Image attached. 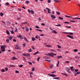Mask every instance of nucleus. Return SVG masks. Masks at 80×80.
Segmentation results:
<instances>
[{
  "label": "nucleus",
  "instance_id": "1",
  "mask_svg": "<svg viewBox=\"0 0 80 80\" xmlns=\"http://www.w3.org/2000/svg\"><path fill=\"white\" fill-rule=\"evenodd\" d=\"M54 55L56 56L57 55V54H55L54 53H52V52L49 53V56H50V57H54Z\"/></svg>",
  "mask_w": 80,
  "mask_h": 80
},
{
  "label": "nucleus",
  "instance_id": "2",
  "mask_svg": "<svg viewBox=\"0 0 80 80\" xmlns=\"http://www.w3.org/2000/svg\"><path fill=\"white\" fill-rule=\"evenodd\" d=\"M28 10L29 13H31L32 14H34V12L33 10H30V9H28Z\"/></svg>",
  "mask_w": 80,
  "mask_h": 80
},
{
  "label": "nucleus",
  "instance_id": "3",
  "mask_svg": "<svg viewBox=\"0 0 80 80\" xmlns=\"http://www.w3.org/2000/svg\"><path fill=\"white\" fill-rule=\"evenodd\" d=\"M17 37H18V38H20V39H23V38L22 37V36L21 35H19L17 36Z\"/></svg>",
  "mask_w": 80,
  "mask_h": 80
},
{
  "label": "nucleus",
  "instance_id": "4",
  "mask_svg": "<svg viewBox=\"0 0 80 80\" xmlns=\"http://www.w3.org/2000/svg\"><path fill=\"white\" fill-rule=\"evenodd\" d=\"M16 47L17 48L15 47V49H18V50H19V49H20V48H19V47H18V44L16 45Z\"/></svg>",
  "mask_w": 80,
  "mask_h": 80
},
{
  "label": "nucleus",
  "instance_id": "5",
  "mask_svg": "<svg viewBox=\"0 0 80 80\" xmlns=\"http://www.w3.org/2000/svg\"><path fill=\"white\" fill-rule=\"evenodd\" d=\"M66 68L68 70L67 71V72L68 73H71V72L69 71L70 70V68H68V67H66Z\"/></svg>",
  "mask_w": 80,
  "mask_h": 80
},
{
  "label": "nucleus",
  "instance_id": "6",
  "mask_svg": "<svg viewBox=\"0 0 80 80\" xmlns=\"http://www.w3.org/2000/svg\"><path fill=\"white\" fill-rule=\"evenodd\" d=\"M67 37H69L70 38H71L72 39H73V37L72 36H71L70 35H68L67 36Z\"/></svg>",
  "mask_w": 80,
  "mask_h": 80
},
{
  "label": "nucleus",
  "instance_id": "7",
  "mask_svg": "<svg viewBox=\"0 0 80 80\" xmlns=\"http://www.w3.org/2000/svg\"><path fill=\"white\" fill-rule=\"evenodd\" d=\"M51 18H54V19L56 18V17L54 15H51Z\"/></svg>",
  "mask_w": 80,
  "mask_h": 80
},
{
  "label": "nucleus",
  "instance_id": "8",
  "mask_svg": "<svg viewBox=\"0 0 80 80\" xmlns=\"http://www.w3.org/2000/svg\"><path fill=\"white\" fill-rule=\"evenodd\" d=\"M72 20H76V19H78L79 20H80V18H72Z\"/></svg>",
  "mask_w": 80,
  "mask_h": 80
},
{
  "label": "nucleus",
  "instance_id": "9",
  "mask_svg": "<svg viewBox=\"0 0 80 80\" xmlns=\"http://www.w3.org/2000/svg\"><path fill=\"white\" fill-rule=\"evenodd\" d=\"M24 40L26 41V42H29V41H28L27 39V38H26L25 37H24Z\"/></svg>",
  "mask_w": 80,
  "mask_h": 80
},
{
  "label": "nucleus",
  "instance_id": "10",
  "mask_svg": "<svg viewBox=\"0 0 80 80\" xmlns=\"http://www.w3.org/2000/svg\"><path fill=\"white\" fill-rule=\"evenodd\" d=\"M18 59L16 58V57H13L12 58V60H18Z\"/></svg>",
  "mask_w": 80,
  "mask_h": 80
},
{
  "label": "nucleus",
  "instance_id": "11",
  "mask_svg": "<svg viewBox=\"0 0 80 80\" xmlns=\"http://www.w3.org/2000/svg\"><path fill=\"white\" fill-rule=\"evenodd\" d=\"M1 49H5V48H4V46H3V45H1Z\"/></svg>",
  "mask_w": 80,
  "mask_h": 80
},
{
  "label": "nucleus",
  "instance_id": "12",
  "mask_svg": "<svg viewBox=\"0 0 80 80\" xmlns=\"http://www.w3.org/2000/svg\"><path fill=\"white\" fill-rule=\"evenodd\" d=\"M25 30L26 32H29V29L28 28H25Z\"/></svg>",
  "mask_w": 80,
  "mask_h": 80
},
{
  "label": "nucleus",
  "instance_id": "13",
  "mask_svg": "<svg viewBox=\"0 0 80 80\" xmlns=\"http://www.w3.org/2000/svg\"><path fill=\"white\" fill-rule=\"evenodd\" d=\"M60 12H58V11H56V14L58 15H60Z\"/></svg>",
  "mask_w": 80,
  "mask_h": 80
},
{
  "label": "nucleus",
  "instance_id": "14",
  "mask_svg": "<svg viewBox=\"0 0 80 80\" xmlns=\"http://www.w3.org/2000/svg\"><path fill=\"white\" fill-rule=\"evenodd\" d=\"M52 33H57V32H56V31L55 30H53L52 32Z\"/></svg>",
  "mask_w": 80,
  "mask_h": 80
},
{
  "label": "nucleus",
  "instance_id": "15",
  "mask_svg": "<svg viewBox=\"0 0 80 80\" xmlns=\"http://www.w3.org/2000/svg\"><path fill=\"white\" fill-rule=\"evenodd\" d=\"M38 53H39V52H38V51H37L35 53H33V55H37V54H38Z\"/></svg>",
  "mask_w": 80,
  "mask_h": 80
},
{
  "label": "nucleus",
  "instance_id": "16",
  "mask_svg": "<svg viewBox=\"0 0 80 80\" xmlns=\"http://www.w3.org/2000/svg\"><path fill=\"white\" fill-rule=\"evenodd\" d=\"M62 58V56H58L57 58H58V59H59V58Z\"/></svg>",
  "mask_w": 80,
  "mask_h": 80
},
{
  "label": "nucleus",
  "instance_id": "17",
  "mask_svg": "<svg viewBox=\"0 0 80 80\" xmlns=\"http://www.w3.org/2000/svg\"><path fill=\"white\" fill-rule=\"evenodd\" d=\"M45 46L47 47H48V48L52 47L50 45H46Z\"/></svg>",
  "mask_w": 80,
  "mask_h": 80
},
{
  "label": "nucleus",
  "instance_id": "18",
  "mask_svg": "<svg viewBox=\"0 0 80 80\" xmlns=\"http://www.w3.org/2000/svg\"><path fill=\"white\" fill-rule=\"evenodd\" d=\"M7 24L8 25H10V24H11V23H10V22L8 21V22H7Z\"/></svg>",
  "mask_w": 80,
  "mask_h": 80
},
{
  "label": "nucleus",
  "instance_id": "19",
  "mask_svg": "<svg viewBox=\"0 0 80 80\" xmlns=\"http://www.w3.org/2000/svg\"><path fill=\"white\" fill-rule=\"evenodd\" d=\"M51 77H56V75L54 74H51Z\"/></svg>",
  "mask_w": 80,
  "mask_h": 80
},
{
  "label": "nucleus",
  "instance_id": "20",
  "mask_svg": "<svg viewBox=\"0 0 80 80\" xmlns=\"http://www.w3.org/2000/svg\"><path fill=\"white\" fill-rule=\"evenodd\" d=\"M6 42L7 43H9V39H7L6 40Z\"/></svg>",
  "mask_w": 80,
  "mask_h": 80
},
{
  "label": "nucleus",
  "instance_id": "21",
  "mask_svg": "<svg viewBox=\"0 0 80 80\" xmlns=\"http://www.w3.org/2000/svg\"><path fill=\"white\" fill-rule=\"evenodd\" d=\"M65 17H68V18H72V17L71 16H69L67 15H65Z\"/></svg>",
  "mask_w": 80,
  "mask_h": 80
},
{
  "label": "nucleus",
  "instance_id": "22",
  "mask_svg": "<svg viewBox=\"0 0 80 80\" xmlns=\"http://www.w3.org/2000/svg\"><path fill=\"white\" fill-rule=\"evenodd\" d=\"M6 32V33H7V34H8V35H10V33L7 30Z\"/></svg>",
  "mask_w": 80,
  "mask_h": 80
},
{
  "label": "nucleus",
  "instance_id": "23",
  "mask_svg": "<svg viewBox=\"0 0 80 80\" xmlns=\"http://www.w3.org/2000/svg\"><path fill=\"white\" fill-rule=\"evenodd\" d=\"M4 15V14H3V13H0V16L1 17H3V16Z\"/></svg>",
  "mask_w": 80,
  "mask_h": 80
},
{
  "label": "nucleus",
  "instance_id": "24",
  "mask_svg": "<svg viewBox=\"0 0 80 80\" xmlns=\"http://www.w3.org/2000/svg\"><path fill=\"white\" fill-rule=\"evenodd\" d=\"M60 62H59V61H58V63L57 64V67H59L58 65H59V63Z\"/></svg>",
  "mask_w": 80,
  "mask_h": 80
},
{
  "label": "nucleus",
  "instance_id": "25",
  "mask_svg": "<svg viewBox=\"0 0 80 80\" xmlns=\"http://www.w3.org/2000/svg\"><path fill=\"white\" fill-rule=\"evenodd\" d=\"M5 70L6 71H8V68L7 67H6L5 68Z\"/></svg>",
  "mask_w": 80,
  "mask_h": 80
},
{
  "label": "nucleus",
  "instance_id": "26",
  "mask_svg": "<svg viewBox=\"0 0 80 80\" xmlns=\"http://www.w3.org/2000/svg\"><path fill=\"white\" fill-rule=\"evenodd\" d=\"M35 38H32V41H35Z\"/></svg>",
  "mask_w": 80,
  "mask_h": 80
},
{
  "label": "nucleus",
  "instance_id": "27",
  "mask_svg": "<svg viewBox=\"0 0 80 80\" xmlns=\"http://www.w3.org/2000/svg\"><path fill=\"white\" fill-rule=\"evenodd\" d=\"M62 74L64 75H65V76H68V75L66 73H61Z\"/></svg>",
  "mask_w": 80,
  "mask_h": 80
},
{
  "label": "nucleus",
  "instance_id": "28",
  "mask_svg": "<svg viewBox=\"0 0 80 80\" xmlns=\"http://www.w3.org/2000/svg\"><path fill=\"white\" fill-rule=\"evenodd\" d=\"M1 50L2 51V52H3L4 51H5V49H1Z\"/></svg>",
  "mask_w": 80,
  "mask_h": 80
},
{
  "label": "nucleus",
  "instance_id": "29",
  "mask_svg": "<svg viewBox=\"0 0 80 80\" xmlns=\"http://www.w3.org/2000/svg\"><path fill=\"white\" fill-rule=\"evenodd\" d=\"M58 18L60 19V20H63V18L61 17H59Z\"/></svg>",
  "mask_w": 80,
  "mask_h": 80
},
{
  "label": "nucleus",
  "instance_id": "30",
  "mask_svg": "<svg viewBox=\"0 0 80 80\" xmlns=\"http://www.w3.org/2000/svg\"><path fill=\"white\" fill-rule=\"evenodd\" d=\"M65 63H70V61H66L65 62Z\"/></svg>",
  "mask_w": 80,
  "mask_h": 80
},
{
  "label": "nucleus",
  "instance_id": "31",
  "mask_svg": "<svg viewBox=\"0 0 80 80\" xmlns=\"http://www.w3.org/2000/svg\"><path fill=\"white\" fill-rule=\"evenodd\" d=\"M55 26H56V27H61V24L56 25Z\"/></svg>",
  "mask_w": 80,
  "mask_h": 80
},
{
  "label": "nucleus",
  "instance_id": "32",
  "mask_svg": "<svg viewBox=\"0 0 80 80\" xmlns=\"http://www.w3.org/2000/svg\"><path fill=\"white\" fill-rule=\"evenodd\" d=\"M53 65H51V66H50L49 67H50V68H53Z\"/></svg>",
  "mask_w": 80,
  "mask_h": 80
},
{
  "label": "nucleus",
  "instance_id": "33",
  "mask_svg": "<svg viewBox=\"0 0 80 80\" xmlns=\"http://www.w3.org/2000/svg\"><path fill=\"white\" fill-rule=\"evenodd\" d=\"M10 32L12 34H13V33H14V32H13V30H12V31H10Z\"/></svg>",
  "mask_w": 80,
  "mask_h": 80
},
{
  "label": "nucleus",
  "instance_id": "34",
  "mask_svg": "<svg viewBox=\"0 0 80 80\" xmlns=\"http://www.w3.org/2000/svg\"><path fill=\"white\" fill-rule=\"evenodd\" d=\"M32 72H33L34 71H35V68H32Z\"/></svg>",
  "mask_w": 80,
  "mask_h": 80
},
{
  "label": "nucleus",
  "instance_id": "35",
  "mask_svg": "<svg viewBox=\"0 0 80 80\" xmlns=\"http://www.w3.org/2000/svg\"><path fill=\"white\" fill-rule=\"evenodd\" d=\"M1 71L2 72H5V70L3 69H2L1 70Z\"/></svg>",
  "mask_w": 80,
  "mask_h": 80
},
{
  "label": "nucleus",
  "instance_id": "36",
  "mask_svg": "<svg viewBox=\"0 0 80 80\" xmlns=\"http://www.w3.org/2000/svg\"><path fill=\"white\" fill-rule=\"evenodd\" d=\"M19 67L20 68H22V67H23V65L21 64V65H20Z\"/></svg>",
  "mask_w": 80,
  "mask_h": 80
},
{
  "label": "nucleus",
  "instance_id": "37",
  "mask_svg": "<svg viewBox=\"0 0 80 80\" xmlns=\"http://www.w3.org/2000/svg\"><path fill=\"white\" fill-rule=\"evenodd\" d=\"M9 67H16V66L13 65H9Z\"/></svg>",
  "mask_w": 80,
  "mask_h": 80
},
{
  "label": "nucleus",
  "instance_id": "38",
  "mask_svg": "<svg viewBox=\"0 0 80 80\" xmlns=\"http://www.w3.org/2000/svg\"><path fill=\"white\" fill-rule=\"evenodd\" d=\"M53 79H56L57 80H59V78H54Z\"/></svg>",
  "mask_w": 80,
  "mask_h": 80
},
{
  "label": "nucleus",
  "instance_id": "39",
  "mask_svg": "<svg viewBox=\"0 0 80 80\" xmlns=\"http://www.w3.org/2000/svg\"><path fill=\"white\" fill-rule=\"evenodd\" d=\"M75 58H78V59H79V58H80V57L75 56Z\"/></svg>",
  "mask_w": 80,
  "mask_h": 80
},
{
  "label": "nucleus",
  "instance_id": "40",
  "mask_svg": "<svg viewBox=\"0 0 80 80\" xmlns=\"http://www.w3.org/2000/svg\"><path fill=\"white\" fill-rule=\"evenodd\" d=\"M57 47H58V48H61V46H60L59 45H58Z\"/></svg>",
  "mask_w": 80,
  "mask_h": 80
},
{
  "label": "nucleus",
  "instance_id": "41",
  "mask_svg": "<svg viewBox=\"0 0 80 80\" xmlns=\"http://www.w3.org/2000/svg\"><path fill=\"white\" fill-rule=\"evenodd\" d=\"M43 58H45V59H46L47 58H48V57L47 56H44L43 57Z\"/></svg>",
  "mask_w": 80,
  "mask_h": 80
},
{
  "label": "nucleus",
  "instance_id": "42",
  "mask_svg": "<svg viewBox=\"0 0 80 80\" xmlns=\"http://www.w3.org/2000/svg\"><path fill=\"white\" fill-rule=\"evenodd\" d=\"M41 58L40 57H38L37 58V60L38 61H39V60Z\"/></svg>",
  "mask_w": 80,
  "mask_h": 80
},
{
  "label": "nucleus",
  "instance_id": "43",
  "mask_svg": "<svg viewBox=\"0 0 80 80\" xmlns=\"http://www.w3.org/2000/svg\"><path fill=\"white\" fill-rule=\"evenodd\" d=\"M74 52H78V50L77 49H75L74 50Z\"/></svg>",
  "mask_w": 80,
  "mask_h": 80
},
{
  "label": "nucleus",
  "instance_id": "44",
  "mask_svg": "<svg viewBox=\"0 0 80 80\" xmlns=\"http://www.w3.org/2000/svg\"><path fill=\"white\" fill-rule=\"evenodd\" d=\"M26 2V3L28 4V3H30V2L28 1H27Z\"/></svg>",
  "mask_w": 80,
  "mask_h": 80
},
{
  "label": "nucleus",
  "instance_id": "45",
  "mask_svg": "<svg viewBox=\"0 0 80 80\" xmlns=\"http://www.w3.org/2000/svg\"><path fill=\"white\" fill-rule=\"evenodd\" d=\"M28 52H32V49H31V48H30L28 50Z\"/></svg>",
  "mask_w": 80,
  "mask_h": 80
},
{
  "label": "nucleus",
  "instance_id": "46",
  "mask_svg": "<svg viewBox=\"0 0 80 80\" xmlns=\"http://www.w3.org/2000/svg\"><path fill=\"white\" fill-rule=\"evenodd\" d=\"M9 39L10 40H12V36H10V38H9Z\"/></svg>",
  "mask_w": 80,
  "mask_h": 80
},
{
  "label": "nucleus",
  "instance_id": "47",
  "mask_svg": "<svg viewBox=\"0 0 80 80\" xmlns=\"http://www.w3.org/2000/svg\"><path fill=\"white\" fill-rule=\"evenodd\" d=\"M23 59L24 61H26V59L25 58V57H23Z\"/></svg>",
  "mask_w": 80,
  "mask_h": 80
},
{
  "label": "nucleus",
  "instance_id": "48",
  "mask_svg": "<svg viewBox=\"0 0 80 80\" xmlns=\"http://www.w3.org/2000/svg\"><path fill=\"white\" fill-rule=\"evenodd\" d=\"M78 69H76L74 71V72H78Z\"/></svg>",
  "mask_w": 80,
  "mask_h": 80
},
{
  "label": "nucleus",
  "instance_id": "49",
  "mask_svg": "<svg viewBox=\"0 0 80 80\" xmlns=\"http://www.w3.org/2000/svg\"><path fill=\"white\" fill-rule=\"evenodd\" d=\"M65 27H67V28H71V27L70 26H65Z\"/></svg>",
  "mask_w": 80,
  "mask_h": 80
},
{
  "label": "nucleus",
  "instance_id": "50",
  "mask_svg": "<svg viewBox=\"0 0 80 80\" xmlns=\"http://www.w3.org/2000/svg\"><path fill=\"white\" fill-rule=\"evenodd\" d=\"M47 2L48 3H50V2H51V1H50V0H48Z\"/></svg>",
  "mask_w": 80,
  "mask_h": 80
},
{
  "label": "nucleus",
  "instance_id": "51",
  "mask_svg": "<svg viewBox=\"0 0 80 80\" xmlns=\"http://www.w3.org/2000/svg\"><path fill=\"white\" fill-rule=\"evenodd\" d=\"M15 73H19V71H16Z\"/></svg>",
  "mask_w": 80,
  "mask_h": 80
},
{
  "label": "nucleus",
  "instance_id": "52",
  "mask_svg": "<svg viewBox=\"0 0 80 80\" xmlns=\"http://www.w3.org/2000/svg\"><path fill=\"white\" fill-rule=\"evenodd\" d=\"M49 54H50V53H46V54H45V55H47V56H49Z\"/></svg>",
  "mask_w": 80,
  "mask_h": 80
},
{
  "label": "nucleus",
  "instance_id": "53",
  "mask_svg": "<svg viewBox=\"0 0 80 80\" xmlns=\"http://www.w3.org/2000/svg\"><path fill=\"white\" fill-rule=\"evenodd\" d=\"M28 56H30L29 53H28L26 54V56L28 57Z\"/></svg>",
  "mask_w": 80,
  "mask_h": 80
},
{
  "label": "nucleus",
  "instance_id": "54",
  "mask_svg": "<svg viewBox=\"0 0 80 80\" xmlns=\"http://www.w3.org/2000/svg\"><path fill=\"white\" fill-rule=\"evenodd\" d=\"M47 61V62H50V60H46L45 61V62H46Z\"/></svg>",
  "mask_w": 80,
  "mask_h": 80
},
{
  "label": "nucleus",
  "instance_id": "55",
  "mask_svg": "<svg viewBox=\"0 0 80 80\" xmlns=\"http://www.w3.org/2000/svg\"><path fill=\"white\" fill-rule=\"evenodd\" d=\"M69 33L70 35H73V32H69Z\"/></svg>",
  "mask_w": 80,
  "mask_h": 80
},
{
  "label": "nucleus",
  "instance_id": "56",
  "mask_svg": "<svg viewBox=\"0 0 80 80\" xmlns=\"http://www.w3.org/2000/svg\"><path fill=\"white\" fill-rule=\"evenodd\" d=\"M13 41L14 42H17V40H15V39H14L13 40Z\"/></svg>",
  "mask_w": 80,
  "mask_h": 80
},
{
  "label": "nucleus",
  "instance_id": "57",
  "mask_svg": "<svg viewBox=\"0 0 80 80\" xmlns=\"http://www.w3.org/2000/svg\"><path fill=\"white\" fill-rule=\"evenodd\" d=\"M35 27H36V28H40L38 26H35Z\"/></svg>",
  "mask_w": 80,
  "mask_h": 80
},
{
  "label": "nucleus",
  "instance_id": "58",
  "mask_svg": "<svg viewBox=\"0 0 80 80\" xmlns=\"http://www.w3.org/2000/svg\"><path fill=\"white\" fill-rule=\"evenodd\" d=\"M30 75H33V72H31L29 73Z\"/></svg>",
  "mask_w": 80,
  "mask_h": 80
},
{
  "label": "nucleus",
  "instance_id": "59",
  "mask_svg": "<svg viewBox=\"0 0 80 80\" xmlns=\"http://www.w3.org/2000/svg\"><path fill=\"white\" fill-rule=\"evenodd\" d=\"M28 63H29L30 65H32V63L30 62H28Z\"/></svg>",
  "mask_w": 80,
  "mask_h": 80
},
{
  "label": "nucleus",
  "instance_id": "60",
  "mask_svg": "<svg viewBox=\"0 0 80 80\" xmlns=\"http://www.w3.org/2000/svg\"><path fill=\"white\" fill-rule=\"evenodd\" d=\"M20 19H21V18H18L17 20H20Z\"/></svg>",
  "mask_w": 80,
  "mask_h": 80
},
{
  "label": "nucleus",
  "instance_id": "61",
  "mask_svg": "<svg viewBox=\"0 0 80 80\" xmlns=\"http://www.w3.org/2000/svg\"><path fill=\"white\" fill-rule=\"evenodd\" d=\"M54 1H55V2H58V0H53Z\"/></svg>",
  "mask_w": 80,
  "mask_h": 80
},
{
  "label": "nucleus",
  "instance_id": "62",
  "mask_svg": "<svg viewBox=\"0 0 80 80\" xmlns=\"http://www.w3.org/2000/svg\"><path fill=\"white\" fill-rule=\"evenodd\" d=\"M64 23H70V22H64Z\"/></svg>",
  "mask_w": 80,
  "mask_h": 80
},
{
  "label": "nucleus",
  "instance_id": "63",
  "mask_svg": "<svg viewBox=\"0 0 80 80\" xmlns=\"http://www.w3.org/2000/svg\"><path fill=\"white\" fill-rule=\"evenodd\" d=\"M41 25H43V26L45 25V24H44V23H42Z\"/></svg>",
  "mask_w": 80,
  "mask_h": 80
},
{
  "label": "nucleus",
  "instance_id": "64",
  "mask_svg": "<svg viewBox=\"0 0 80 80\" xmlns=\"http://www.w3.org/2000/svg\"><path fill=\"white\" fill-rule=\"evenodd\" d=\"M40 36H42V37H43V36H44V34H41L40 35Z\"/></svg>",
  "mask_w": 80,
  "mask_h": 80
}]
</instances>
